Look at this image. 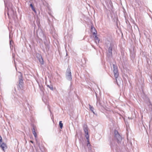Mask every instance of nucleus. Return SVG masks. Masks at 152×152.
Instances as JSON below:
<instances>
[{
	"mask_svg": "<svg viewBox=\"0 0 152 152\" xmlns=\"http://www.w3.org/2000/svg\"><path fill=\"white\" fill-rule=\"evenodd\" d=\"M114 133H115V135H117V134H119L118 132L116 130H115V131Z\"/></svg>",
	"mask_w": 152,
	"mask_h": 152,
	"instance_id": "a211bd4d",
	"label": "nucleus"
},
{
	"mask_svg": "<svg viewBox=\"0 0 152 152\" xmlns=\"http://www.w3.org/2000/svg\"><path fill=\"white\" fill-rule=\"evenodd\" d=\"M89 105V108L90 110L94 113V108L92 106H91L90 105Z\"/></svg>",
	"mask_w": 152,
	"mask_h": 152,
	"instance_id": "ddd939ff",
	"label": "nucleus"
},
{
	"mask_svg": "<svg viewBox=\"0 0 152 152\" xmlns=\"http://www.w3.org/2000/svg\"><path fill=\"white\" fill-rule=\"evenodd\" d=\"M10 12L9 11L7 12V15H8V16H9V14H10Z\"/></svg>",
	"mask_w": 152,
	"mask_h": 152,
	"instance_id": "4be33fe9",
	"label": "nucleus"
},
{
	"mask_svg": "<svg viewBox=\"0 0 152 152\" xmlns=\"http://www.w3.org/2000/svg\"><path fill=\"white\" fill-rule=\"evenodd\" d=\"M115 137L117 139L118 142L119 143L121 141L122 139L121 137L120 136V134H117V135H115Z\"/></svg>",
	"mask_w": 152,
	"mask_h": 152,
	"instance_id": "6e6552de",
	"label": "nucleus"
},
{
	"mask_svg": "<svg viewBox=\"0 0 152 152\" xmlns=\"http://www.w3.org/2000/svg\"><path fill=\"white\" fill-rule=\"evenodd\" d=\"M92 30V32L93 33V34H94V32H95V33L96 34V31L95 30L94 28H91Z\"/></svg>",
	"mask_w": 152,
	"mask_h": 152,
	"instance_id": "2eb2a0df",
	"label": "nucleus"
},
{
	"mask_svg": "<svg viewBox=\"0 0 152 152\" xmlns=\"http://www.w3.org/2000/svg\"><path fill=\"white\" fill-rule=\"evenodd\" d=\"M23 83V80L22 79V77L21 75L20 76V77L19 78V86L20 88V89H22L23 88L22 85Z\"/></svg>",
	"mask_w": 152,
	"mask_h": 152,
	"instance_id": "423d86ee",
	"label": "nucleus"
},
{
	"mask_svg": "<svg viewBox=\"0 0 152 152\" xmlns=\"http://www.w3.org/2000/svg\"><path fill=\"white\" fill-rule=\"evenodd\" d=\"M86 138L87 140V146L88 147L90 146L91 145L89 142V137L87 136V137Z\"/></svg>",
	"mask_w": 152,
	"mask_h": 152,
	"instance_id": "f8f14e48",
	"label": "nucleus"
},
{
	"mask_svg": "<svg viewBox=\"0 0 152 152\" xmlns=\"http://www.w3.org/2000/svg\"><path fill=\"white\" fill-rule=\"evenodd\" d=\"M94 35L95 36V42L96 44H98L99 43V39L97 37V34H96L95 32H94Z\"/></svg>",
	"mask_w": 152,
	"mask_h": 152,
	"instance_id": "0eeeda50",
	"label": "nucleus"
},
{
	"mask_svg": "<svg viewBox=\"0 0 152 152\" xmlns=\"http://www.w3.org/2000/svg\"><path fill=\"white\" fill-rule=\"evenodd\" d=\"M30 142L32 143H34L32 141H30Z\"/></svg>",
	"mask_w": 152,
	"mask_h": 152,
	"instance_id": "b1692460",
	"label": "nucleus"
},
{
	"mask_svg": "<svg viewBox=\"0 0 152 152\" xmlns=\"http://www.w3.org/2000/svg\"><path fill=\"white\" fill-rule=\"evenodd\" d=\"M12 40H10V48L12 49Z\"/></svg>",
	"mask_w": 152,
	"mask_h": 152,
	"instance_id": "dca6fc26",
	"label": "nucleus"
},
{
	"mask_svg": "<svg viewBox=\"0 0 152 152\" xmlns=\"http://www.w3.org/2000/svg\"><path fill=\"white\" fill-rule=\"evenodd\" d=\"M96 96L97 94L96 93Z\"/></svg>",
	"mask_w": 152,
	"mask_h": 152,
	"instance_id": "a878e982",
	"label": "nucleus"
},
{
	"mask_svg": "<svg viewBox=\"0 0 152 152\" xmlns=\"http://www.w3.org/2000/svg\"><path fill=\"white\" fill-rule=\"evenodd\" d=\"M39 60L40 63H41L42 64H44V61H43V58H42L41 56L40 57V58H39Z\"/></svg>",
	"mask_w": 152,
	"mask_h": 152,
	"instance_id": "9b49d317",
	"label": "nucleus"
},
{
	"mask_svg": "<svg viewBox=\"0 0 152 152\" xmlns=\"http://www.w3.org/2000/svg\"><path fill=\"white\" fill-rule=\"evenodd\" d=\"M32 133L33 134H34V137H35L36 139V138L37 137V135L35 131L34 128H33V129H32Z\"/></svg>",
	"mask_w": 152,
	"mask_h": 152,
	"instance_id": "9d476101",
	"label": "nucleus"
},
{
	"mask_svg": "<svg viewBox=\"0 0 152 152\" xmlns=\"http://www.w3.org/2000/svg\"><path fill=\"white\" fill-rule=\"evenodd\" d=\"M0 147L4 151L5 149L7 148V146L6 144L4 143H1L0 144Z\"/></svg>",
	"mask_w": 152,
	"mask_h": 152,
	"instance_id": "1a4fd4ad",
	"label": "nucleus"
},
{
	"mask_svg": "<svg viewBox=\"0 0 152 152\" xmlns=\"http://www.w3.org/2000/svg\"><path fill=\"white\" fill-rule=\"evenodd\" d=\"M35 149L36 151L38 152H39L37 148H35Z\"/></svg>",
	"mask_w": 152,
	"mask_h": 152,
	"instance_id": "5701e85b",
	"label": "nucleus"
},
{
	"mask_svg": "<svg viewBox=\"0 0 152 152\" xmlns=\"http://www.w3.org/2000/svg\"><path fill=\"white\" fill-rule=\"evenodd\" d=\"M47 86L51 90H53V87L52 86H50L49 85H47Z\"/></svg>",
	"mask_w": 152,
	"mask_h": 152,
	"instance_id": "f3484780",
	"label": "nucleus"
},
{
	"mask_svg": "<svg viewBox=\"0 0 152 152\" xmlns=\"http://www.w3.org/2000/svg\"><path fill=\"white\" fill-rule=\"evenodd\" d=\"M83 129L84 131L85 132V133L86 134V138L87 137V136H88L89 137V136L88 135V128L87 126L86 125H84L83 126Z\"/></svg>",
	"mask_w": 152,
	"mask_h": 152,
	"instance_id": "20e7f679",
	"label": "nucleus"
},
{
	"mask_svg": "<svg viewBox=\"0 0 152 152\" xmlns=\"http://www.w3.org/2000/svg\"><path fill=\"white\" fill-rule=\"evenodd\" d=\"M105 44L109 47H113L114 45L113 40L110 39L109 40L107 39L105 42Z\"/></svg>",
	"mask_w": 152,
	"mask_h": 152,
	"instance_id": "7ed1b4c3",
	"label": "nucleus"
},
{
	"mask_svg": "<svg viewBox=\"0 0 152 152\" xmlns=\"http://www.w3.org/2000/svg\"><path fill=\"white\" fill-rule=\"evenodd\" d=\"M32 9L34 12H36V10L34 8H32Z\"/></svg>",
	"mask_w": 152,
	"mask_h": 152,
	"instance_id": "412c9836",
	"label": "nucleus"
},
{
	"mask_svg": "<svg viewBox=\"0 0 152 152\" xmlns=\"http://www.w3.org/2000/svg\"><path fill=\"white\" fill-rule=\"evenodd\" d=\"M66 77L69 80L71 81L72 79L71 72L70 68H68L66 72Z\"/></svg>",
	"mask_w": 152,
	"mask_h": 152,
	"instance_id": "f03ea898",
	"label": "nucleus"
},
{
	"mask_svg": "<svg viewBox=\"0 0 152 152\" xmlns=\"http://www.w3.org/2000/svg\"><path fill=\"white\" fill-rule=\"evenodd\" d=\"M113 72L115 77V78L116 81L118 85H119L121 83V80L118 78L119 74L118 72V68L114 64H113Z\"/></svg>",
	"mask_w": 152,
	"mask_h": 152,
	"instance_id": "f257e3e1",
	"label": "nucleus"
},
{
	"mask_svg": "<svg viewBox=\"0 0 152 152\" xmlns=\"http://www.w3.org/2000/svg\"><path fill=\"white\" fill-rule=\"evenodd\" d=\"M59 125L60 128L61 129H62L63 127V124L62 123V121H60L59 123Z\"/></svg>",
	"mask_w": 152,
	"mask_h": 152,
	"instance_id": "4468645a",
	"label": "nucleus"
},
{
	"mask_svg": "<svg viewBox=\"0 0 152 152\" xmlns=\"http://www.w3.org/2000/svg\"><path fill=\"white\" fill-rule=\"evenodd\" d=\"M113 47H109L107 56L109 57H111L112 56V49Z\"/></svg>",
	"mask_w": 152,
	"mask_h": 152,
	"instance_id": "39448f33",
	"label": "nucleus"
},
{
	"mask_svg": "<svg viewBox=\"0 0 152 152\" xmlns=\"http://www.w3.org/2000/svg\"><path fill=\"white\" fill-rule=\"evenodd\" d=\"M2 142V138L1 135H0V144Z\"/></svg>",
	"mask_w": 152,
	"mask_h": 152,
	"instance_id": "6ab92c4d",
	"label": "nucleus"
},
{
	"mask_svg": "<svg viewBox=\"0 0 152 152\" xmlns=\"http://www.w3.org/2000/svg\"><path fill=\"white\" fill-rule=\"evenodd\" d=\"M30 6L31 7V8H34V7H33V5L32 4H30Z\"/></svg>",
	"mask_w": 152,
	"mask_h": 152,
	"instance_id": "aec40b11",
	"label": "nucleus"
},
{
	"mask_svg": "<svg viewBox=\"0 0 152 152\" xmlns=\"http://www.w3.org/2000/svg\"><path fill=\"white\" fill-rule=\"evenodd\" d=\"M39 87H40V89H41V90H42V88H41V87H40V85H39Z\"/></svg>",
	"mask_w": 152,
	"mask_h": 152,
	"instance_id": "393cba45",
	"label": "nucleus"
}]
</instances>
